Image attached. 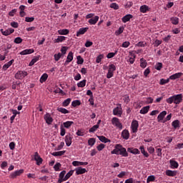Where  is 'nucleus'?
Returning <instances> with one entry per match:
<instances>
[{
	"label": "nucleus",
	"instance_id": "49",
	"mask_svg": "<svg viewBox=\"0 0 183 183\" xmlns=\"http://www.w3.org/2000/svg\"><path fill=\"white\" fill-rule=\"evenodd\" d=\"M122 32H124V27H119V29L117 30L114 34L115 35H117V36H118V35H121Z\"/></svg>",
	"mask_w": 183,
	"mask_h": 183
},
{
	"label": "nucleus",
	"instance_id": "47",
	"mask_svg": "<svg viewBox=\"0 0 183 183\" xmlns=\"http://www.w3.org/2000/svg\"><path fill=\"white\" fill-rule=\"evenodd\" d=\"M79 105H81V101L79 100H74L71 102L72 107H79Z\"/></svg>",
	"mask_w": 183,
	"mask_h": 183
},
{
	"label": "nucleus",
	"instance_id": "54",
	"mask_svg": "<svg viewBox=\"0 0 183 183\" xmlns=\"http://www.w3.org/2000/svg\"><path fill=\"white\" fill-rule=\"evenodd\" d=\"M77 64L78 65H81L84 64V59L81 56H77Z\"/></svg>",
	"mask_w": 183,
	"mask_h": 183
},
{
	"label": "nucleus",
	"instance_id": "8",
	"mask_svg": "<svg viewBox=\"0 0 183 183\" xmlns=\"http://www.w3.org/2000/svg\"><path fill=\"white\" fill-rule=\"evenodd\" d=\"M0 31L1 32L2 35H4L5 36H8V35H11V34H14L15 30L14 29H7L6 30H4V29H0Z\"/></svg>",
	"mask_w": 183,
	"mask_h": 183
},
{
	"label": "nucleus",
	"instance_id": "40",
	"mask_svg": "<svg viewBox=\"0 0 183 183\" xmlns=\"http://www.w3.org/2000/svg\"><path fill=\"white\" fill-rule=\"evenodd\" d=\"M46 79H48V74L44 73L40 78V82L41 84H44V82H45V81H46Z\"/></svg>",
	"mask_w": 183,
	"mask_h": 183
},
{
	"label": "nucleus",
	"instance_id": "17",
	"mask_svg": "<svg viewBox=\"0 0 183 183\" xmlns=\"http://www.w3.org/2000/svg\"><path fill=\"white\" fill-rule=\"evenodd\" d=\"M165 115H167V111L162 112L157 117L158 122H162L164 118H165Z\"/></svg>",
	"mask_w": 183,
	"mask_h": 183
},
{
	"label": "nucleus",
	"instance_id": "61",
	"mask_svg": "<svg viewBox=\"0 0 183 183\" xmlns=\"http://www.w3.org/2000/svg\"><path fill=\"white\" fill-rule=\"evenodd\" d=\"M129 45H131V43H129V41H124L122 44V48H128V46H129Z\"/></svg>",
	"mask_w": 183,
	"mask_h": 183
},
{
	"label": "nucleus",
	"instance_id": "26",
	"mask_svg": "<svg viewBox=\"0 0 183 183\" xmlns=\"http://www.w3.org/2000/svg\"><path fill=\"white\" fill-rule=\"evenodd\" d=\"M127 152H130V154H134V155H137L138 154H139V150L138 149L128 148Z\"/></svg>",
	"mask_w": 183,
	"mask_h": 183
},
{
	"label": "nucleus",
	"instance_id": "29",
	"mask_svg": "<svg viewBox=\"0 0 183 183\" xmlns=\"http://www.w3.org/2000/svg\"><path fill=\"white\" fill-rule=\"evenodd\" d=\"M14 60L11 59V61H9V62H7L6 64H5L3 66V69L4 71H6V69H8V68H9V66H11V65H12V64H14Z\"/></svg>",
	"mask_w": 183,
	"mask_h": 183
},
{
	"label": "nucleus",
	"instance_id": "12",
	"mask_svg": "<svg viewBox=\"0 0 183 183\" xmlns=\"http://www.w3.org/2000/svg\"><path fill=\"white\" fill-rule=\"evenodd\" d=\"M34 161L36 162V165H41L42 164L43 159L36 152L34 153Z\"/></svg>",
	"mask_w": 183,
	"mask_h": 183
},
{
	"label": "nucleus",
	"instance_id": "45",
	"mask_svg": "<svg viewBox=\"0 0 183 183\" xmlns=\"http://www.w3.org/2000/svg\"><path fill=\"white\" fill-rule=\"evenodd\" d=\"M154 181H155V176L151 175L147 177V183L154 182Z\"/></svg>",
	"mask_w": 183,
	"mask_h": 183
},
{
	"label": "nucleus",
	"instance_id": "46",
	"mask_svg": "<svg viewBox=\"0 0 183 183\" xmlns=\"http://www.w3.org/2000/svg\"><path fill=\"white\" fill-rule=\"evenodd\" d=\"M98 128H99V124H96L94 126H93L89 130V132H95V131H97V129H98Z\"/></svg>",
	"mask_w": 183,
	"mask_h": 183
},
{
	"label": "nucleus",
	"instance_id": "9",
	"mask_svg": "<svg viewBox=\"0 0 183 183\" xmlns=\"http://www.w3.org/2000/svg\"><path fill=\"white\" fill-rule=\"evenodd\" d=\"M65 174H66V171L63 170L60 172L59 175V179L57 181L58 183H62L64 181H66V179L65 178Z\"/></svg>",
	"mask_w": 183,
	"mask_h": 183
},
{
	"label": "nucleus",
	"instance_id": "7",
	"mask_svg": "<svg viewBox=\"0 0 183 183\" xmlns=\"http://www.w3.org/2000/svg\"><path fill=\"white\" fill-rule=\"evenodd\" d=\"M24 174V169H19V170H17V171H15L14 172H12L11 174H10V178H11L12 179L16 178V177H19L21 174Z\"/></svg>",
	"mask_w": 183,
	"mask_h": 183
},
{
	"label": "nucleus",
	"instance_id": "28",
	"mask_svg": "<svg viewBox=\"0 0 183 183\" xmlns=\"http://www.w3.org/2000/svg\"><path fill=\"white\" fill-rule=\"evenodd\" d=\"M166 175H167V177H175V175H177V171H175V170H167L166 171Z\"/></svg>",
	"mask_w": 183,
	"mask_h": 183
},
{
	"label": "nucleus",
	"instance_id": "30",
	"mask_svg": "<svg viewBox=\"0 0 183 183\" xmlns=\"http://www.w3.org/2000/svg\"><path fill=\"white\" fill-rule=\"evenodd\" d=\"M38 61H39V56H34V57L31 59V61L29 62V66H32V65H34V64H36V62H38Z\"/></svg>",
	"mask_w": 183,
	"mask_h": 183
},
{
	"label": "nucleus",
	"instance_id": "14",
	"mask_svg": "<svg viewBox=\"0 0 183 183\" xmlns=\"http://www.w3.org/2000/svg\"><path fill=\"white\" fill-rule=\"evenodd\" d=\"M35 52V50L33 49H26L23 51H21L19 54L20 55H29V54H34Z\"/></svg>",
	"mask_w": 183,
	"mask_h": 183
},
{
	"label": "nucleus",
	"instance_id": "63",
	"mask_svg": "<svg viewBox=\"0 0 183 183\" xmlns=\"http://www.w3.org/2000/svg\"><path fill=\"white\" fill-rule=\"evenodd\" d=\"M182 148H183V143H178L174 147V149H182Z\"/></svg>",
	"mask_w": 183,
	"mask_h": 183
},
{
	"label": "nucleus",
	"instance_id": "53",
	"mask_svg": "<svg viewBox=\"0 0 183 183\" xmlns=\"http://www.w3.org/2000/svg\"><path fill=\"white\" fill-rule=\"evenodd\" d=\"M116 69H117V66H115L114 64H110L109 66V70L108 71H110L111 72L114 73V71H116Z\"/></svg>",
	"mask_w": 183,
	"mask_h": 183
},
{
	"label": "nucleus",
	"instance_id": "21",
	"mask_svg": "<svg viewBox=\"0 0 183 183\" xmlns=\"http://www.w3.org/2000/svg\"><path fill=\"white\" fill-rule=\"evenodd\" d=\"M122 137L123 139H129V132L127 129H124L122 132Z\"/></svg>",
	"mask_w": 183,
	"mask_h": 183
},
{
	"label": "nucleus",
	"instance_id": "24",
	"mask_svg": "<svg viewBox=\"0 0 183 183\" xmlns=\"http://www.w3.org/2000/svg\"><path fill=\"white\" fill-rule=\"evenodd\" d=\"M97 138L99 139V141H101V142H104V144L111 142V140L105 137L104 136H97Z\"/></svg>",
	"mask_w": 183,
	"mask_h": 183
},
{
	"label": "nucleus",
	"instance_id": "37",
	"mask_svg": "<svg viewBox=\"0 0 183 183\" xmlns=\"http://www.w3.org/2000/svg\"><path fill=\"white\" fill-rule=\"evenodd\" d=\"M147 60L144 59V58L140 59V66L141 68H147Z\"/></svg>",
	"mask_w": 183,
	"mask_h": 183
},
{
	"label": "nucleus",
	"instance_id": "36",
	"mask_svg": "<svg viewBox=\"0 0 183 183\" xmlns=\"http://www.w3.org/2000/svg\"><path fill=\"white\" fill-rule=\"evenodd\" d=\"M172 127L177 129V128H179V120H174L172 123Z\"/></svg>",
	"mask_w": 183,
	"mask_h": 183
},
{
	"label": "nucleus",
	"instance_id": "50",
	"mask_svg": "<svg viewBox=\"0 0 183 183\" xmlns=\"http://www.w3.org/2000/svg\"><path fill=\"white\" fill-rule=\"evenodd\" d=\"M60 131H61L60 132L61 137H64L66 131L65 130V129L64 128V127L62 125L60 127Z\"/></svg>",
	"mask_w": 183,
	"mask_h": 183
},
{
	"label": "nucleus",
	"instance_id": "31",
	"mask_svg": "<svg viewBox=\"0 0 183 183\" xmlns=\"http://www.w3.org/2000/svg\"><path fill=\"white\" fill-rule=\"evenodd\" d=\"M72 125H74V122L72 121H67L63 123V126L64 127V128H67V129L71 128V126Z\"/></svg>",
	"mask_w": 183,
	"mask_h": 183
},
{
	"label": "nucleus",
	"instance_id": "2",
	"mask_svg": "<svg viewBox=\"0 0 183 183\" xmlns=\"http://www.w3.org/2000/svg\"><path fill=\"white\" fill-rule=\"evenodd\" d=\"M167 104H175L178 105L182 102V94L173 95L166 99Z\"/></svg>",
	"mask_w": 183,
	"mask_h": 183
},
{
	"label": "nucleus",
	"instance_id": "22",
	"mask_svg": "<svg viewBox=\"0 0 183 183\" xmlns=\"http://www.w3.org/2000/svg\"><path fill=\"white\" fill-rule=\"evenodd\" d=\"M66 39V37L64 36H58L56 39H54V44H59V42H64Z\"/></svg>",
	"mask_w": 183,
	"mask_h": 183
},
{
	"label": "nucleus",
	"instance_id": "57",
	"mask_svg": "<svg viewBox=\"0 0 183 183\" xmlns=\"http://www.w3.org/2000/svg\"><path fill=\"white\" fill-rule=\"evenodd\" d=\"M162 69V63H157L155 65V69H157V71H161V69Z\"/></svg>",
	"mask_w": 183,
	"mask_h": 183
},
{
	"label": "nucleus",
	"instance_id": "4",
	"mask_svg": "<svg viewBox=\"0 0 183 183\" xmlns=\"http://www.w3.org/2000/svg\"><path fill=\"white\" fill-rule=\"evenodd\" d=\"M112 124L114 125V127H116V128H119V129H122V123L119 122V119L118 117H113L112 119Z\"/></svg>",
	"mask_w": 183,
	"mask_h": 183
},
{
	"label": "nucleus",
	"instance_id": "10",
	"mask_svg": "<svg viewBox=\"0 0 183 183\" xmlns=\"http://www.w3.org/2000/svg\"><path fill=\"white\" fill-rule=\"evenodd\" d=\"M44 119L46 121V124H47L48 125H51L54 122V119H52L49 113H47L44 115Z\"/></svg>",
	"mask_w": 183,
	"mask_h": 183
},
{
	"label": "nucleus",
	"instance_id": "55",
	"mask_svg": "<svg viewBox=\"0 0 183 183\" xmlns=\"http://www.w3.org/2000/svg\"><path fill=\"white\" fill-rule=\"evenodd\" d=\"M169 82V79H160V85H165V84H168Z\"/></svg>",
	"mask_w": 183,
	"mask_h": 183
},
{
	"label": "nucleus",
	"instance_id": "20",
	"mask_svg": "<svg viewBox=\"0 0 183 183\" xmlns=\"http://www.w3.org/2000/svg\"><path fill=\"white\" fill-rule=\"evenodd\" d=\"M132 18V14H127L126 16H123L122 21L124 24H127L129 21H130Z\"/></svg>",
	"mask_w": 183,
	"mask_h": 183
},
{
	"label": "nucleus",
	"instance_id": "6",
	"mask_svg": "<svg viewBox=\"0 0 183 183\" xmlns=\"http://www.w3.org/2000/svg\"><path fill=\"white\" fill-rule=\"evenodd\" d=\"M138 127H139V124L138 123V121L133 120L131 124V129L133 134H137V132H138Z\"/></svg>",
	"mask_w": 183,
	"mask_h": 183
},
{
	"label": "nucleus",
	"instance_id": "52",
	"mask_svg": "<svg viewBox=\"0 0 183 183\" xmlns=\"http://www.w3.org/2000/svg\"><path fill=\"white\" fill-rule=\"evenodd\" d=\"M137 46H139L141 48H144V46H147V42L139 41L136 44Z\"/></svg>",
	"mask_w": 183,
	"mask_h": 183
},
{
	"label": "nucleus",
	"instance_id": "16",
	"mask_svg": "<svg viewBox=\"0 0 183 183\" xmlns=\"http://www.w3.org/2000/svg\"><path fill=\"white\" fill-rule=\"evenodd\" d=\"M98 21H99V16H95L94 17L89 19L88 22L90 25H95Z\"/></svg>",
	"mask_w": 183,
	"mask_h": 183
},
{
	"label": "nucleus",
	"instance_id": "32",
	"mask_svg": "<svg viewBox=\"0 0 183 183\" xmlns=\"http://www.w3.org/2000/svg\"><path fill=\"white\" fill-rule=\"evenodd\" d=\"M66 152L65 150L60 151V152H55L51 154L53 157H61V155H64Z\"/></svg>",
	"mask_w": 183,
	"mask_h": 183
},
{
	"label": "nucleus",
	"instance_id": "15",
	"mask_svg": "<svg viewBox=\"0 0 183 183\" xmlns=\"http://www.w3.org/2000/svg\"><path fill=\"white\" fill-rule=\"evenodd\" d=\"M74 59V53L72 51H70L67 56L66 60L64 62V65H68L69 62H71Z\"/></svg>",
	"mask_w": 183,
	"mask_h": 183
},
{
	"label": "nucleus",
	"instance_id": "38",
	"mask_svg": "<svg viewBox=\"0 0 183 183\" xmlns=\"http://www.w3.org/2000/svg\"><path fill=\"white\" fill-rule=\"evenodd\" d=\"M59 35H68L69 34V30L68 29H60L58 31Z\"/></svg>",
	"mask_w": 183,
	"mask_h": 183
},
{
	"label": "nucleus",
	"instance_id": "19",
	"mask_svg": "<svg viewBox=\"0 0 183 183\" xmlns=\"http://www.w3.org/2000/svg\"><path fill=\"white\" fill-rule=\"evenodd\" d=\"M72 165L74 167H81L82 165H88V162H78V161H74L72 162Z\"/></svg>",
	"mask_w": 183,
	"mask_h": 183
},
{
	"label": "nucleus",
	"instance_id": "59",
	"mask_svg": "<svg viewBox=\"0 0 183 183\" xmlns=\"http://www.w3.org/2000/svg\"><path fill=\"white\" fill-rule=\"evenodd\" d=\"M59 168H61V163L57 162L56 164L54 166V169L55 171H59Z\"/></svg>",
	"mask_w": 183,
	"mask_h": 183
},
{
	"label": "nucleus",
	"instance_id": "41",
	"mask_svg": "<svg viewBox=\"0 0 183 183\" xmlns=\"http://www.w3.org/2000/svg\"><path fill=\"white\" fill-rule=\"evenodd\" d=\"M117 54H118V50H116L115 52H110L107 55V58H108V59H111V58H114V56H115V55H117Z\"/></svg>",
	"mask_w": 183,
	"mask_h": 183
},
{
	"label": "nucleus",
	"instance_id": "1",
	"mask_svg": "<svg viewBox=\"0 0 183 183\" xmlns=\"http://www.w3.org/2000/svg\"><path fill=\"white\" fill-rule=\"evenodd\" d=\"M112 155H122V157H128V152H127V149L122 147L121 144H116L114 147V149L111 152Z\"/></svg>",
	"mask_w": 183,
	"mask_h": 183
},
{
	"label": "nucleus",
	"instance_id": "64",
	"mask_svg": "<svg viewBox=\"0 0 183 183\" xmlns=\"http://www.w3.org/2000/svg\"><path fill=\"white\" fill-rule=\"evenodd\" d=\"M104 148H105V144H100L99 145H98L97 147V149L99 150V151H102V149H104Z\"/></svg>",
	"mask_w": 183,
	"mask_h": 183
},
{
	"label": "nucleus",
	"instance_id": "56",
	"mask_svg": "<svg viewBox=\"0 0 183 183\" xmlns=\"http://www.w3.org/2000/svg\"><path fill=\"white\" fill-rule=\"evenodd\" d=\"M110 8L113 9H119V6L117 3H112L110 4Z\"/></svg>",
	"mask_w": 183,
	"mask_h": 183
},
{
	"label": "nucleus",
	"instance_id": "39",
	"mask_svg": "<svg viewBox=\"0 0 183 183\" xmlns=\"http://www.w3.org/2000/svg\"><path fill=\"white\" fill-rule=\"evenodd\" d=\"M57 111H59V112H61V114H69V111L63 107L57 108Z\"/></svg>",
	"mask_w": 183,
	"mask_h": 183
},
{
	"label": "nucleus",
	"instance_id": "48",
	"mask_svg": "<svg viewBox=\"0 0 183 183\" xmlns=\"http://www.w3.org/2000/svg\"><path fill=\"white\" fill-rule=\"evenodd\" d=\"M95 139L94 138H91L89 139L88 141V144L90 146V147H94V145H95Z\"/></svg>",
	"mask_w": 183,
	"mask_h": 183
},
{
	"label": "nucleus",
	"instance_id": "18",
	"mask_svg": "<svg viewBox=\"0 0 183 183\" xmlns=\"http://www.w3.org/2000/svg\"><path fill=\"white\" fill-rule=\"evenodd\" d=\"M169 164H170V167H171V168H172V169H175L178 168V167H179V164L177 162V161H174L173 159L169 160Z\"/></svg>",
	"mask_w": 183,
	"mask_h": 183
},
{
	"label": "nucleus",
	"instance_id": "27",
	"mask_svg": "<svg viewBox=\"0 0 183 183\" xmlns=\"http://www.w3.org/2000/svg\"><path fill=\"white\" fill-rule=\"evenodd\" d=\"M149 11V7L147 5H142L140 6V12L142 14H145L146 12H148Z\"/></svg>",
	"mask_w": 183,
	"mask_h": 183
},
{
	"label": "nucleus",
	"instance_id": "60",
	"mask_svg": "<svg viewBox=\"0 0 183 183\" xmlns=\"http://www.w3.org/2000/svg\"><path fill=\"white\" fill-rule=\"evenodd\" d=\"M14 44H21L22 42V38L21 37H16L14 41Z\"/></svg>",
	"mask_w": 183,
	"mask_h": 183
},
{
	"label": "nucleus",
	"instance_id": "3",
	"mask_svg": "<svg viewBox=\"0 0 183 183\" xmlns=\"http://www.w3.org/2000/svg\"><path fill=\"white\" fill-rule=\"evenodd\" d=\"M122 106L120 104L113 109V115H116V117H122Z\"/></svg>",
	"mask_w": 183,
	"mask_h": 183
},
{
	"label": "nucleus",
	"instance_id": "33",
	"mask_svg": "<svg viewBox=\"0 0 183 183\" xmlns=\"http://www.w3.org/2000/svg\"><path fill=\"white\" fill-rule=\"evenodd\" d=\"M170 21L173 25H178L179 24V19L178 17H172Z\"/></svg>",
	"mask_w": 183,
	"mask_h": 183
},
{
	"label": "nucleus",
	"instance_id": "25",
	"mask_svg": "<svg viewBox=\"0 0 183 183\" xmlns=\"http://www.w3.org/2000/svg\"><path fill=\"white\" fill-rule=\"evenodd\" d=\"M86 31H88V27L79 29V31L76 32V36H79L80 35H84V34H85Z\"/></svg>",
	"mask_w": 183,
	"mask_h": 183
},
{
	"label": "nucleus",
	"instance_id": "11",
	"mask_svg": "<svg viewBox=\"0 0 183 183\" xmlns=\"http://www.w3.org/2000/svg\"><path fill=\"white\" fill-rule=\"evenodd\" d=\"M74 171L76 172V175H82V174L87 172L86 169L82 168L81 167H76Z\"/></svg>",
	"mask_w": 183,
	"mask_h": 183
},
{
	"label": "nucleus",
	"instance_id": "42",
	"mask_svg": "<svg viewBox=\"0 0 183 183\" xmlns=\"http://www.w3.org/2000/svg\"><path fill=\"white\" fill-rule=\"evenodd\" d=\"M85 85H86V80H82V81H79V83H77V86L79 88H84V86H85Z\"/></svg>",
	"mask_w": 183,
	"mask_h": 183
},
{
	"label": "nucleus",
	"instance_id": "43",
	"mask_svg": "<svg viewBox=\"0 0 183 183\" xmlns=\"http://www.w3.org/2000/svg\"><path fill=\"white\" fill-rule=\"evenodd\" d=\"M73 174H74V170H70V171L65 175L66 181H67V179H69V178H71V177H72Z\"/></svg>",
	"mask_w": 183,
	"mask_h": 183
},
{
	"label": "nucleus",
	"instance_id": "51",
	"mask_svg": "<svg viewBox=\"0 0 183 183\" xmlns=\"http://www.w3.org/2000/svg\"><path fill=\"white\" fill-rule=\"evenodd\" d=\"M104 59V54H100L97 57L96 62L97 64H99L101 61Z\"/></svg>",
	"mask_w": 183,
	"mask_h": 183
},
{
	"label": "nucleus",
	"instance_id": "62",
	"mask_svg": "<svg viewBox=\"0 0 183 183\" xmlns=\"http://www.w3.org/2000/svg\"><path fill=\"white\" fill-rule=\"evenodd\" d=\"M61 56H62V54H61V53H58L57 54H54L55 61H58L59 59H61Z\"/></svg>",
	"mask_w": 183,
	"mask_h": 183
},
{
	"label": "nucleus",
	"instance_id": "23",
	"mask_svg": "<svg viewBox=\"0 0 183 183\" xmlns=\"http://www.w3.org/2000/svg\"><path fill=\"white\" fill-rule=\"evenodd\" d=\"M181 76H182V73L179 72V73H176L174 74L171 75L169 76V79H172V80L178 79V78H181Z\"/></svg>",
	"mask_w": 183,
	"mask_h": 183
},
{
	"label": "nucleus",
	"instance_id": "35",
	"mask_svg": "<svg viewBox=\"0 0 183 183\" xmlns=\"http://www.w3.org/2000/svg\"><path fill=\"white\" fill-rule=\"evenodd\" d=\"M148 111H149V106H146L140 110V114H148Z\"/></svg>",
	"mask_w": 183,
	"mask_h": 183
},
{
	"label": "nucleus",
	"instance_id": "5",
	"mask_svg": "<svg viewBox=\"0 0 183 183\" xmlns=\"http://www.w3.org/2000/svg\"><path fill=\"white\" fill-rule=\"evenodd\" d=\"M28 75V72L25 71H19L15 74L16 79H24Z\"/></svg>",
	"mask_w": 183,
	"mask_h": 183
},
{
	"label": "nucleus",
	"instance_id": "34",
	"mask_svg": "<svg viewBox=\"0 0 183 183\" xmlns=\"http://www.w3.org/2000/svg\"><path fill=\"white\" fill-rule=\"evenodd\" d=\"M139 149H140L142 154H143V155H144V157H146V158H148V157H149V154H148V152H147L145 151V148L144 147V146H141V147H139Z\"/></svg>",
	"mask_w": 183,
	"mask_h": 183
},
{
	"label": "nucleus",
	"instance_id": "44",
	"mask_svg": "<svg viewBox=\"0 0 183 183\" xmlns=\"http://www.w3.org/2000/svg\"><path fill=\"white\" fill-rule=\"evenodd\" d=\"M69 104H71V99L68 98L66 100H64L62 103V106L63 107H68V105H69Z\"/></svg>",
	"mask_w": 183,
	"mask_h": 183
},
{
	"label": "nucleus",
	"instance_id": "58",
	"mask_svg": "<svg viewBox=\"0 0 183 183\" xmlns=\"http://www.w3.org/2000/svg\"><path fill=\"white\" fill-rule=\"evenodd\" d=\"M66 51H68V47H66V46L61 47V52L62 56L65 55V54H66Z\"/></svg>",
	"mask_w": 183,
	"mask_h": 183
},
{
	"label": "nucleus",
	"instance_id": "13",
	"mask_svg": "<svg viewBox=\"0 0 183 183\" xmlns=\"http://www.w3.org/2000/svg\"><path fill=\"white\" fill-rule=\"evenodd\" d=\"M64 141L66 147H71L72 144V137H71V134L66 135Z\"/></svg>",
	"mask_w": 183,
	"mask_h": 183
}]
</instances>
